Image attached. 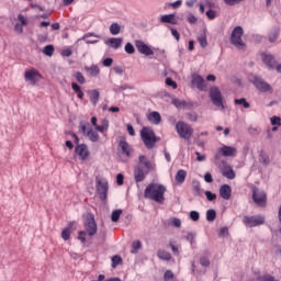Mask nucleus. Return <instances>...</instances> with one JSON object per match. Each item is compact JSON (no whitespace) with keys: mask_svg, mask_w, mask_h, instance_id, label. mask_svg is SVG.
<instances>
[{"mask_svg":"<svg viewBox=\"0 0 281 281\" xmlns=\"http://www.w3.org/2000/svg\"><path fill=\"white\" fill-rule=\"evenodd\" d=\"M243 34H245V30H243V26H236L231 34V43L236 47L237 49H245L247 45L245 42H243Z\"/></svg>","mask_w":281,"mask_h":281,"instance_id":"20e7f679","label":"nucleus"},{"mask_svg":"<svg viewBox=\"0 0 281 281\" xmlns=\"http://www.w3.org/2000/svg\"><path fill=\"white\" fill-rule=\"evenodd\" d=\"M243 1L245 0H224V3H226V5H238V3H243Z\"/></svg>","mask_w":281,"mask_h":281,"instance_id":"4d7b16f0","label":"nucleus"},{"mask_svg":"<svg viewBox=\"0 0 281 281\" xmlns=\"http://www.w3.org/2000/svg\"><path fill=\"white\" fill-rule=\"evenodd\" d=\"M198 43L203 49H205L207 46V29H203L202 33L198 35Z\"/></svg>","mask_w":281,"mask_h":281,"instance_id":"393cba45","label":"nucleus"},{"mask_svg":"<svg viewBox=\"0 0 281 281\" xmlns=\"http://www.w3.org/2000/svg\"><path fill=\"white\" fill-rule=\"evenodd\" d=\"M135 47L139 54H143V56H154L155 50L148 46V44H145L144 41L142 40H136L135 41Z\"/></svg>","mask_w":281,"mask_h":281,"instance_id":"f8f14e48","label":"nucleus"},{"mask_svg":"<svg viewBox=\"0 0 281 281\" xmlns=\"http://www.w3.org/2000/svg\"><path fill=\"white\" fill-rule=\"evenodd\" d=\"M140 138L148 150L155 148V144L159 142V138L155 135V131L150 127H143L140 131Z\"/></svg>","mask_w":281,"mask_h":281,"instance_id":"f03ea898","label":"nucleus"},{"mask_svg":"<svg viewBox=\"0 0 281 281\" xmlns=\"http://www.w3.org/2000/svg\"><path fill=\"white\" fill-rule=\"evenodd\" d=\"M74 227V222H70L68 224V227L64 228L61 232V238L65 240H69V237L71 236V228Z\"/></svg>","mask_w":281,"mask_h":281,"instance_id":"473e14b6","label":"nucleus"},{"mask_svg":"<svg viewBox=\"0 0 281 281\" xmlns=\"http://www.w3.org/2000/svg\"><path fill=\"white\" fill-rule=\"evenodd\" d=\"M176 130L178 135H180V137L182 139H190V137H192L193 133H194V128H192V126H190V124L183 122V121H179L176 124Z\"/></svg>","mask_w":281,"mask_h":281,"instance_id":"39448f33","label":"nucleus"},{"mask_svg":"<svg viewBox=\"0 0 281 281\" xmlns=\"http://www.w3.org/2000/svg\"><path fill=\"white\" fill-rule=\"evenodd\" d=\"M252 200L259 207L267 206V193L258 187L252 188Z\"/></svg>","mask_w":281,"mask_h":281,"instance_id":"1a4fd4ad","label":"nucleus"},{"mask_svg":"<svg viewBox=\"0 0 281 281\" xmlns=\"http://www.w3.org/2000/svg\"><path fill=\"white\" fill-rule=\"evenodd\" d=\"M122 43H124V38L122 37H110L104 42V44L112 49H120V47H122Z\"/></svg>","mask_w":281,"mask_h":281,"instance_id":"6ab92c4d","label":"nucleus"},{"mask_svg":"<svg viewBox=\"0 0 281 281\" xmlns=\"http://www.w3.org/2000/svg\"><path fill=\"white\" fill-rule=\"evenodd\" d=\"M262 63L268 67V69H276L278 61L276 57L269 53H261Z\"/></svg>","mask_w":281,"mask_h":281,"instance_id":"a211bd4d","label":"nucleus"},{"mask_svg":"<svg viewBox=\"0 0 281 281\" xmlns=\"http://www.w3.org/2000/svg\"><path fill=\"white\" fill-rule=\"evenodd\" d=\"M192 87H196L199 91H205L207 89V85L205 83V79L202 76L193 74L191 80Z\"/></svg>","mask_w":281,"mask_h":281,"instance_id":"2eb2a0df","label":"nucleus"},{"mask_svg":"<svg viewBox=\"0 0 281 281\" xmlns=\"http://www.w3.org/2000/svg\"><path fill=\"white\" fill-rule=\"evenodd\" d=\"M164 194H166V187L164 184L153 182L149 183L144 191L145 199H149V201H155L156 203L160 204L166 201Z\"/></svg>","mask_w":281,"mask_h":281,"instance_id":"f257e3e1","label":"nucleus"},{"mask_svg":"<svg viewBox=\"0 0 281 281\" xmlns=\"http://www.w3.org/2000/svg\"><path fill=\"white\" fill-rule=\"evenodd\" d=\"M192 190H193L194 196H201V182L193 181Z\"/></svg>","mask_w":281,"mask_h":281,"instance_id":"4c0bfd02","label":"nucleus"},{"mask_svg":"<svg viewBox=\"0 0 281 281\" xmlns=\"http://www.w3.org/2000/svg\"><path fill=\"white\" fill-rule=\"evenodd\" d=\"M200 265L202 267H210V259H207L206 257H201L200 258Z\"/></svg>","mask_w":281,"mask_h":281,"instance_id":"052dcab7","label":"nucleus"},{"mask_svg":"<svg viewBox=\"0 0 281 281\" xmlns=\"http://www.w3.org/2000/svg\"><path fill=\"white\" fill-rule=\"evenodd\" d=\"M243 223L246 227H258L260 225H265V216L262 215H245L243 217Z\"/></svg>","mask_w":281,"mask_h":281,"instance_id":"423d86ee","label":"nucleus"},{"mask_svg":"<svg viewBox=\"0 0 281 281\" xmlns=\"http://www.w3.org/2000/svg\"><path fill=\"white\" fill-rule=\"evenodd\" d=\"M210 98L214 106L225 109V105L223 104V94L221 93V90L218 89V87L211 88Z\"/></svg>","mask_w":281,"mask_h":281,"instance_id":"9b49d317","label":"nucleus"},{"mask_svg":"<svg viewBox=\"0 0 281 281\" xmlns=\"http://www.w3.org/2000/svg\"><path fill=\"white\" fill-rule=\"evenodd\" d=\"M280 36V29L274 27L270 31L268 38L270 43H276L278 41V37Z\"/></svg>","mask_w":281,"mask_h":281,"instance_id":"7c9ffc66","label":"nucleus"},{"mask_svg":"<svg viewBox=\"0 0 281 281\" xmlns=\"http://www.w3.org/2000/svg\"><path fill=\"white\" fill-rule=\"evenodd\" d=\"M252 85L260 91V93H273V87L265 81L262 77L256 76L252 80Z\"/></svg>","mask_w":281,"mask_h":281,"instance_id":"6e6552de","label":"nucleus"},{"mask_svg":"<svg viewBox=\"0 0 281 281\" xmlns=\"http://www.w3.org/2000/svg\"><path fill=\"white\" fill-rule=\"evenodd\" d=\"M116 183L117 186H124V175L122 173L116 175Z\"/></svg>","mask_w":281,"mask_h":281,"instance_id":"680f3d73","label":"nucleus"},{"mask_svg":"<svg viewBox=\"0 0 281 281\" xmlns=\"http://www.w3.org/2000/svg\"><path fill=\"white\" fill-rule=\"evenodd\" d=\"M147 120L148 122H150V124H160L161 122V114H159V112H150L148 115H147Z\"/></svg>","mask_w":281,"mask_h":281,"instance_id":"a878e982","label":"nucleus"},{"mask_svg":"<svg viewBox=\"0 0 281 281\" xmlns=\"http://www.w3.org/2000/svg\"><path fill=\"white\" fill-rule=\"evenodd\" d=\"M204 194L207 201H216V193H213L212 191H205Z\"/></svg>","mask_w":281,"mask_h":281,"instance_id":"603ef678","label":"nucleus"},{"mask_svg":"<svg viewBox=\"0 0 281 281\" xmlns=\"http://www.w3.org/2000/svg\"><path fill=\"white\" fill-rule=\"evenodd\" d=\"M45 56H54V45H46L43 49Z\"/></svg>","mask_w":281,"mask_h":281,"instance_id":"c03bdc74","label":"nucleus"},{"mask_svg":"<svg viewBox=\"0 0 281 281\" xmlns=\"http://www.w3.org/2000/svg\"><path fill=\"white\" fill-rule=\"evenodd\" d=\"M187 21H188V23H190L191 25H194V24L196 23V21H199V19H196V18L194 16V14L190 13V14L188 15V18H187Z\"/></svg>","mask_w":281,"mask_h":281,"instance_id":"6e6d98bb","label":"nucleus"},{"mask_svg":"<svg viewBox=\"0 0 281 281\" xmlns=\"http://www.w3.org/2000/svg\"><path fill=\"white\" fill-rule=\"evenodd\" d=\"M194 238H196V235L193 233H188V235L186 236V240L191 243V245L194 243Z\"/></svg>","mask_w":281,"mask_h":281,"instance_id":"e2e57ef3","label":"nucleus"},{"mask_svg":"<svg viewBox=\"0 0 281 281\" xmlns=\"http://www.w3.org/2000/svg\"><path fill=\"white\" fill-rule=\"evenodd\" d=\"M88 93L90 95L89 98H90L91 104H93L95 106V104H98V102L100 100V91L94 89V90H90Z\"/></svg>","mask_w":281,"mask_h":281,"instance_id":"cd10ccee","label":"nucleus"},{"mask_svg":"<svg viewBox=\"0 0 281 281\" xmlns=\"http://www.w3.org/2000/svg\"><path fill=\"white\" fill-rule=\"evenodd\" d=\"M164 278L166 281L172 280V278H175V273L171 270H167L164 274Z\"/></svg>","mask_w":281,"mask_h":281,"instance_id":"13d9d810","label":"nucleus"},{"mask_svg":"<svg viewBox=\"0 0 281 281\" xmlns=\"http://www.w3.org/2000/svg\"><path fill=\"white\" fill-rule=\"evenodd\" d=\"M160 23H170L171 25H177L178 21L173 13L165 14L160 16Z\"/></svg>","mask_w":281,"mask_h":281,"instance_id":"5701e85b","label":"nucleus"},{"mask_svg":"<svg viewBox=\"0 0 281 281\" xmlns=\"http://www.w3.org/2000/svg\"><path fill=\"white\" fill-rule=\"evenodd\" d=\"M125 53L126 54H135V46L131 42L125 44Z\"/></svg>","mask_w":281,"mask_h":281,"instance_id":"de8ad7c7","label":"nucleus"},{"mask_svg":"<svg viewBox=\"0 0 281 281\" xmlns=\"http://www.w3.org/2000/svg\"><path fill=\"white\" fill-rule=\"evenodd\" d=\"M88 126V127H87ZM91 127V124L89 123H80L79 128L81 133L87 134L89 132V128Z\"/></svg>","mask_w":281,"mask_h":281,"instance_id":"09e8293b","label":"nucleus"},{"mask_svg":"<svg viewBox=\"0 0 281 281\" xmlns=\"http://www.w3.org/2000/svg\"><path fill=\"white\" fill-rule=\"evenodd\" d=\"M117 265H122V257L120 255L112 257V269H115Z\"/></svg>","mask_w":281,"mask_h":281,"instance_id":"37998d69","label":"nucleus"},{"mask_svg":"<svg viewBox=\"0 0 281 281\" xmlns=\"http://www.w3.org/2000/svg\"><path fill=\"white\" fill-rule=\"evenodd\" d=\"M187 117L190 122H196L199 120V114H196V112H190L187 114Z\"/></svg>","mask_w":281,"mask_h":281,"instance_id":"8fccbe9b","label":"nucleus"},{"mask_svg":"<svg viewBox=\"0 0 281 281\" xmlns=\"http://www.w3.org/2000/svg\"><path fill=\"white\" fill-rule=\"evenodd\" d=\"M171 225H173V227H181V220L173 217L171 220Z\"/></svg>","mask_w":281,"mask_h":281,"instance_id":"69168bd1","label":"nucleus"},{"mask_svg":"<svg viewBox=\"0 0 281 281\" xmlns=\"http://www.w3.org/2000/svg\"><path fill=\"white\" fill-rule=\"evenodd\" d=\"M120 32H122V26L117 22H114L110 25V33L112 36H117Z\"/></svg>","mask_w":281,"mask_h":281,"instance_id":"72a5a7b5","label":"nucleus"},{"mask_svg":"<svg viewBox=\"0 0 281 281\" xmlns=\"http://www.w3.org/2000/svg\"><path fill=\"white\" fill-rule=\"evenodd\" d=\"M166 85L167 87H172V89H177V81H173L170 77L166 79Z\"/></svg>","mask_w":281,"mask_h":281,"instance_id":"5fc2aeb1","label":"nucleus"},{"mask_svg":"<svg viewBox=\"0 0 281 281\" xmlns=\"http://www.w3.org/2000/svg\"><path fill=\"white\" fill-rule=\"evenodd\" d=\"M181 100L179 99H172L171 100V104H173V106H176L177 109H181Z\"/></svg>","mask_w":281,"mask_h":281,"instance_id":"774afa93","label":"nucleus"},{"mask_svg":"<svg viewBox=\"0 0 281 281\" xmlns=\"http://www.w3.org/2000/svg\"><path fill=\"white\" fill-rule=\"evenodd\" d=\"M157 257L160 259V260H166L167 262L172 260V255H170V252L166 251V250H162V249H159L157 251Z\"/></svg>","mask_w":281,"mask_h":281,"instance_id":"c756f323","label":"nucleus"},{"mask_svg":"<svg viewBox=\"0 0 281 281\" xmlns=\"http://www.w3.org/2000/svg\"><path fill=\"white\" fill-rule=\"evenodd\" d=\"M235 104H237V106H244V109H249V106H251L245 98L235 99Z\"/></svg>","mask_w":281,"mask_h":281,"instance_id":"58836bf2","label":"nucleus"},{"mask_svg":"<svg viewBox=\"0 0 281 281\" xmlns=\"http://www.w3.org/2000/svg\"><path fill=\"white\" fill-rule=\"evenodd\" d=\"M206 16L210 19V21H214V19H216V11L213 9L207 10Z\"/></svg>","mask_w":281,"mask_h":281,"instance_id":"864d4df0","label":"nucleus"},{"mask_svg":"<svg viewBox=\"0 0 281 281\" xmlns=\"http://www.w3.org/2000/svg\"><path fill=\"white\" fill-rule=\"evenodd\" d=\"M206 221L209 223H214L216 221V211L213 209H210L206 211Z\"/></svg>","mask_w":281,"mask_h":281,"instance_id":"c9c22d12","label":"nucleus"},{"mask_svg":"<svg viewBox=\"0 0 281 281\" xmlns=\"http://www.w3.org/2000/svg\"><path fill=\"white\" fill-rule=\"evenodd\" d=\"M150 171H148L147 169L144 170V168H142L140 165H136L134 167V181L136 183H142V181H144V179H146V176L149 175Z\"/></svg>","mask_w":281,"mask_h":281,"instance_id":"4468645a","label":"nucleus"},{"mask_svg":"<svg viewBox=\"0 0 281 281\" xmlns=\"http://www.w3.org/2000/svg\"><path fill=\"white\" fill-rule=\"evenodd\" d=\"M87 232L86 231H80L78 233V240H80V243H82V245H85V243H87Z\"/></svg>","mask_w":281,"mask_h":281,"instance_id":"49530a36","label":"nucleus"},{"mask_svg":"<svg viewBox=\"0 0 281 281\" xmlns=\"http://www.w3.org/2000/svg\"><path fill=\"white\" fill-rule=\"evenodd\" d=\"M74 76H75L77 82H79V85H85L87 82V80L85 79V75H82V72L77 71V72H75Z\"/></svg>","mask_w":281,"mask_h":281,"instance_id":"79ce46f5","label":"nucleus"},{"mask_svg":"<svg viewBox=\"0 0 281 281\" xmlns=\"http://www.w3.org/2000/svg\"><path fill=\"white\" fill-rule=\"evenodd\" d=\"M86 135L90 139V142H100V135L98 134V132L93 131V128H89Z\"/></svg>","mask_w":281,"mask_h":281,"instance_id":"2f4dec72","label":"nucleus"},{"mask_svg":"<svg viewBox=\"0 0 281 281\" xmlns=\"http://www.w3.org/2000/svg\"><path fill=\"white\" fill-rule=\"evenodd\" d=\"M119 150H121L124 157H131V153H133V148L131 147L128 142H126V138L124 136H122L119 140Z\"/></svg>","mask_w":281,"mask_h":281,"instance_id":"f3484780","label":"nucleus"},{"mask_svg":"<svg viewBox=\"0 0 281 281\" xmlns=\"http://www.w3.org/2000/svg\"><path fill=\"white\" fill-rule=\"evenodd\" d=\"M137 166H142V168H145L147 171L155 170V164H151L150 160L145 155H140L138 157V164Z\"/></svg>","mask_w":281,"mask_h":281,"instance_id":"aec40b11","label":"nucleus"},{"mask_svg":"<svg viewBox=\"0 0 281 281\" xmlns=\"http://www.w3.org/2000/svg\"><path fill=\"white\" fill-rule=\"evenodd\" d=\"M237 153H238V150L236 149V147L224 145L215 154L214 159L216 161H218V159H221V157H236Z\"/></svg>","mask_w":281,"mask_h":281,"instance_id":"9d476101","label":"nucleus"},{"mask_svg":"<svg viewBox=\"0 0 281 281\" xmlns=\"http://www.w3.org/2000/svg\"><path fill=\"white\" fill-rule=\"evenodd\" d=\"M83 227L88 236H95L98 234V223H95V215L93 213L83 215Z\"/></svg>","mask_w":281,"mask_h":281,"instance_id":"7ed1b4c3","label":"nucleus"},{"mask_svg":"<svg viewBox=\"0 0 281 281\" xmlns=\"http://www.w3.org/2000/svg\"><path fill=\"white\" fill-rule=\"evenodd\" d=\"M97 194L100 201H106L109 196V181L106 179H97Z\"/></svg>","mask_w":281,"mask_h":281,"instance_id":"0eeeda50","label":"nucleus"},{"mask_svg":"<svg viewBox=\"0 0 281 281\" xmlns=\"http://www.w3.org/2000/svg\"><path fill=\"white\" fill-rule=\"evenodd\" d=\"M71 89H72V91H75V93H79V91H82L80 86L78 83H76V82L71 83Z\"/></svg>","mask_w":281,"mask_h":281,"instance_id":"338daca9","label":"nucleus"},{"mask_svg":"<svg viewBox=\"0 0 281 281\" xmlns=\"http://www.w3.org/2000/svg\"><path fill=\"white\" fill-rule=\"evenodd\" d=\"M93 36L94 38H102L99 34L95 33H86L79 41H85L87 45H95L97 43H100L98 40H89Z\"/></svg>","mask_w":281,"mask_h":281,"instance_id":"4be33fe9","label":"nucleus"},{"mask_svg":"<svg viewBox=\"0 0 281 281\" xmlns=\"http://www.w3.org/2000/svg\"><path fill=\"white\" fill-rule=\"evenodd\" d=\"M188 177V171L183 169H179L176 173V183H179L181 186L182 183H186V178Z\"/></svg>","mask_w":281,"mask_h":281,"instance_id":"b1692460","label":"nucleus"},{"mask_svg":"<svg viewBox=\"0 0 281 281\" xmlns=\"http://www.w3.org/2000/svg\"><path fill=\"white\" fill-rule=\"evenodd\" d=\"M222 175L223 177H226V179H236V172H234V168H232L229 165L224 167Z\"/></svg>","mask_w":281,"mask_h":281,"instance_id":"bb28decb","label":"nucleus"},{"mask_svg":"<svg viewBox=\"0 0 281 281\" xmlns=\"http://www.w3.org/2000/svg\"><path fill=\"white\" fill-rule=\"evenodd\" d=\"M41 72H38V70L32 68L30 70H26L24 72V80L26 82H31V85H36V82H38L41 80Z\"/></svg>","mask_w":281,"mask_h":281,"instance_id":"ddd939ff","label":"nucleus"},{"mask_svg":"<svg viewBox=\"0 0 281 281\" xmlns=\"http://www.w3.org/2000/svg\"><path fill=\"white\" fill-rule=\"evenodd\" d=\"M220 196L224 199V201H229L232 199V187L229 184L221 186Z\"/></svg>","mask_w":281,"mask_h":281,"instance_id":"412c9836","label":"nucleus"},{"mask_svg":"<svg viewBox=\"0 0 281 281\" xmlns=\"http://www.w3.org/2000/svg\"><path fill=\"white\" fill-rule=\"evenodd\" d=\"M75 155H78L81 161H87L89 159V148L86 144H80L75 147Z\"/></svg>","mask_w":281,"mask_h":281,"instance_id":"dca6fc26","label":"nucleus"},{"mask_svg":"<svg viewBox=\"0 0 281 281\" xmlns=\"http://www.w3.org/2000/svg\"><path fill=\"white\" fill-rule=\"evenodd\" d=\"M126 89H133V87L125 83L123 86H117V87L113 88V91H114V93H122L123 91H126Z\"/></svg>","mask_w":281,"mask_h":281,"instance_id":"a19ab883","label":"nucleus"},{"mask_svg":"<svg viewBox=\"0 0 281 281\" xmlns=\"http://www.w3.org/2000/svg\"><path fill=\"white\" fill-rule=\"evenodd\" d=\"M189 216L194 223H196L199 218H201V214L199 213V211H191Z\"/></svg>","mask_w":281,"mask_h":281,"instance_id":"a18cd8bd","label":"nucleus"},{"mask_svg":"<svg viewBox=\"0 0 281 281\" xmlns=\"http://www.w3.org/2000/svg\"><path fill=\"white\" fill-rule=\"evenodd\" d=\"M259 161L263 166H269V164H271V159H269V155H267V153H265V151H261L259 154Z\"/></svg>","mask_w":281,"mask_h":281,"instance_id":"f704fd0d","label":"nucleus"},{"mask_svg":"<svg viewBox=\"0 0 281 281\" xmlns=\"http://www.w3.org/2000/svg\"><path fill=\"white\" fill-rule=\"evenodd\" d=\"M85 69L87 71V74H89V76H91V78H95L100 74V67H98L97 65L86 67Z\"/></svg>","mask_w":281,"mask_h":281,"instance_id":"c85d7f7f","label":"nucleus"},{"mask_svg":"<svg viewBox=\"0 0 281 281\" xmlns=\"http://www.w3.org/2000/svg\"><path fill=\"white\" fill-rule=\"evenodd\" d=\"M122 216V209L114 210L111 214L112 223H117Z\"/></svg>","mask_w":281,"mask_h":281,"instance_id":"e433bc0d","label":"nucleus"},{"mask_svg":"<svg viewBox=\"0 0 281 281\" xmlns=\"http://www.w3.org/2000/svg\"><path fill=\"white\" fill-rule=\"evenodd\" d=\"M132 248L134 249V251H137V249H142V241L139 240L133 241Z\"/></svg>","mask_w":281,"mask_h":281,"instance_id":"0e129e2a","label":"nucleus"},{"mask_svg":"<svg viewBox=\"0 0 281 281\" xmlns=\"http://www.w3.org/2000/svg\"><path fill=\"white\" fill-rule=\"evenodd\" d=\"M102 65L103 67H111V65H113V58L106 57L105 59H103Z\"/></svg>","mask_w":281,"mask_h":281,"instance_id":"bf43d9fd","label":"nucleus"},{"mask_svg":"<svg viewBox=\"0 0 281 281\" xmlns=\"http://www.w3.org/2000/svg\"><path fill=\"white\" fill-rule=\"evenodd\" d=\"M94 128L99 133H104L106 131V128H109V121L103 120L102 125H97Z\"/></svg>","mask_w":281,"mask_h":281,"instance_id":"ea45409f","label":"nucleus"},{"mask_svg":"<svg viewBox=\"0 0 281 281\" xmlns=\"http://www.w3.org/2000/svg\"><path fill=\"white\" fill-rule=\"evenodd\" d=\"M270 122H271L272 126H281V119H280V116H272L270 119Z\"/></svg>","mask_w":281,"mask_h":281,"instance_id":"3c124183","label":"nucleus"}]
</instances>
